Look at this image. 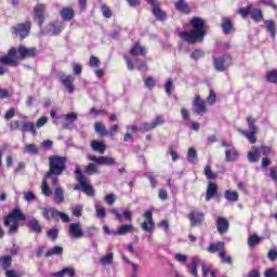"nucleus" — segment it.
Masks as SVG:
<instances>
[{"instance_id": "nucleus-1", "label": "nucleus", "mask_w": 277, "mask_h": 277, "mask_svg": "<svg viewBox=\"0 0 277 277\" xmlns=\"http://www.w3.org/2000/svg\"><path fill=\"white\" fill-rule=\"evenodd\" d=\"M193 30L180 32V38L184 40V42H189V44H194L196 42H202L205 40V36H207V23L205 19L200 17H193L189 21Z\"/></svg>"}, {"instance_id": "nucleus-2", "label": "nucleus", "mask_w": 277, "mask_h": 277, "mask_svg": "<svg viewBox=\"0 0 277 277\" xmlns=\"http://www.w3.org/2000/svg\"><path fill=\"white\" fill-rule=\"evenodd\" d=\"M26 220L27 216L23 214L21 208H14L12 212L4 217V226L8 228L9 235H16V233H18V227L21 226V223L18 222H25Z\"/></svg>"}, {"instance_id": "nucleus-3", "label": "nucleus", "mask_w": 277, "mask_h": 277, "mask_svg": "<svg viewBox=\"0 0 277 277\" xmlns=\"http://www.w3.org/2000/svg\"><path fill=\"white\" fill-rule=\"evenodd\" d=\"M50 169L45 173V179H49L51 174H54L55 176H60L64 173V170H66V157L62 156H50Z\"/></svg>"}, {"instance_id": "nucleus-4", "label": "nucleus", "mask_w": 277, "mask_h": 277, "mask_svg": "<svg viewBox=\"0 0 277 277\" xmlns=\"http://www.w3.org/2000/svg\"><path fill=\"white\" fill-rule=\"evenodd\" d=\"M247 123L249 132L238 128L237 131L250 142V144H256V134L259 133V128L256 127V119L248 116Z\"/></svg>"}, {"instance_id": "nucleus-5", "label": "nucleus", "mask_w": 277, "mask_h": 277, "mask_svg": "<svg viewBox=\"0 0 277 277\" xmlns=\"http://www.w3.org/2000/svg\"><path fill=\"white\" fill-rule=\"evenodd\" d=\"M75 177L78 181L81 190L87 194V196H94V188L88 183V179L81 172V167L77 166L75 170Z\"/></svg>"}, {"instance_id": "nucleus-6", "label": "nucleus", "mask_w": 277, "mask_h": 277, "mask_svg": "<svg viewBox=\"0 0 277 277\" xmlns=\"http://www.w3.org/2000/svg\"><path fill=\"white\" fill-rule=\"evenodd\" d=\"M0 64H3V66H18V52L16 48H11L8 55L1 56Z\"/></svg>"}, {"instance_id": "nucleus-7", "label": "nucleus", "mask_w": 277, "mask_h": 277, "mask_svg": "<svg viewBox=\"0 0 277 277\" xmlns=\"http://www.w3.org/2000/svg\"><path fill=\"white\" fill-rule=\"evenodd\" d=\"M64 27L63 22H52L41 30V34H43V36H58V34L64 31Z\"/></svg>"}, {"instance_id": "nucleus-8", "label": "nucleus", "mask_w": 277, "mask_h": 277, "mask_svg": "<svg viewBox=\"0 0 277 277\" xmlns=\"http://www.w3.org/2000/svg\"><path fill=\"white\" fill-rule=\"evenodd\" d=\"M148 5L151 6V12L156 18V21H166L168 18V14L163 11L159 4V0H145Z\"/></svg>"}, {"instance_id": "nucleus-9", "label": "nucleus", "mask_w": 277, "mask_h": 277, "mask_svg": "<svg viewBox=\"0 0 277 277\" xmlns=\"http://www.w3.org/2000/svg\"><path fill=\"white\" fill-rule=\"evenodd\" d=\"M233 64V58L229 55H223L214 58V68L217 72H224L228 66Z\"/></svg>"}, {"instance_id": "nucleus-10", "label": "nucleus", "mask_w": 277, "mask_h": 277, "mask_svg": "<svg viewBox=\"0 0 277 277\" xmlns=\"http://www.w3.org/2000/svg\"><path fill=\"white\" fill-rule=\"evenodd\" d=\"M47 18V5L45 4H37L34 8V21H36L42 29V25H44V19Z\"/></svg>"}, {"instance_id": "nucleus-11", "label": "nucleus", "mask_w": 277, "mask_h": 277, "mask_svg": "<svg viewBox=\"0 0 277 277\" xmlns=\"http://www.w3.org/2000/svg\"><path fill=\"white\" fill-rule=\"evenodd\" d=\"M87 159L93 161V163H96L97 166H116V159L107 156L96 157L94 155H88Z\"/></svg>"}, {"instance_id": "nucleus-12", "label": "nucleus", "mask_w": 277, "mask_h": 277, "mask_svg": "<svg viewBox=\"0 0 277 277\" xmlns=\"http://www.w3.org/2000/svg\"><path fill=\"white\" fill-rule=\"evenodd\" d=\"M31 29V23L26 22L25 24H17L13 26V31L15 36H18L21 40L29 36V30Z\"/></svg>"}, {"instance_id": "nucleus-13", "label": "nucleus", "mask_w": 277, "mask_h": 277, "mask_svg": "<svg viewBox=\"0 0 277 277\" xmlns=\"http://www.w3.org/2000/svg\"><path fill=\"white\" fill-rule=\"evenodd\" d=\"M145 221L141 224V228L145 233H153L155 229V221H153V211L147 210L144 213Z\"/></svg>"}, {"instance_id": "nucleus-14", "label": "nucleus", "mask_w": 277, "mask_h": 277, "mask_svg": "<svg viewBox=\"0 0 277 277\" xmlns=\"http://www.w3.org/2000/svg\"><path fill=\"white\" fill-rule=\"evenodd\" d=\"M188 220L193 228L196 226H202V222H205V213L200 211H192L188 214Z\"/></svg>"}, {"instance_id": "nucleus-15", "label": "nucleus", "mask_w": 277, "mask_h": 277, "mask_svg": "<svg viewBox=\"0 0 277 277\" xmlns=\"http://www.w3.org/2000/svg\"><path fill=\"white\" fill-rule=\"evenodd\" d=\"M58 79L69 94H72V92H75V87L72 85L75 77L72 75L67 76L65 74H60Z\"/></svg>"}, {"instance_id": "nucleus-16", "label": "nucleus", "mask_w": 277, "mask_h": 277, "mask_svg": "<svg viewBox=\"0 0 277 277\" xmlns=\"http://www.w3.org/2000/svg\"><path fill=\"white\" fill-rule=\"evenodd\" d=\"M17 52L21 60H27V57H36V55H38V49L27 48L25 45H19Z\"/></svg>"}, {"instance_id": "nucleus-17", "label": "nucleus", "mask_w": 277, "mask_h": 277, "mask_svg": "<svg viewBox=\"0 0 277 277\" xmlns=\"http://www.w3.org/2000/svg\"><path fill=\"white\" fill-rule=\"evenodd\" d=\"M26 226L31 233H36V235H41L42 233V224L34 216L28 219Z\"/></svg>"}, {"instance_id": "nucleus-18", "label": "nucleus", "mask_w": 277, "mask_h": 277, "mask_svg": "<svg viewBox=\"0 0 277 277\" xmlns=\"http://www.w3.org/2000/svg\"><path fill=\"white\" fill-rule=\"evenodd\" d=\"M230 227V224L228 223V219L219 216L216 219V230L219 235H226L228 233V228Z\"/></svg>"}, {"instance_id": "nucleus-19", "label": "nucleus", "mask_w": 277, "mask_h": 277, "mask_svg": "<svg viewBox=\"0 0 277 277\" xmlns=\"http://www.w3.org/2000/svg\"><path fill=\"white\" fill-rule=\"evenodd\" d=\"M68 233L74 239H81V237H83V228H81V223H71L69 225Z\"/></svg>"}, {"instance_id": "nucleus-20", "label": "nucleus", "mask_w": 277, "mask_h": 277, "mask_svg": "<svg viewBox=\"0 0 277 277\" xmlns=\"http://www.w3.org/2000/svg\"><path fill=\"white\" fill-rule=\"evenodd\" d=\"M193 105H194L195 111H196V114H198V116H202V114L207 113V106L205 104V101H201L200 95L195 96V101H194Z\"/></svg>"}, {"instance_id": "nucleus-21", "label": "nucleus", "mask_w": 277, "mask_h": 277, "mask_svg": "<svg viewBox=\"0 0 277 277\" xmlns=\"http://www.w3.org/2000/svg\"><path fill=\"white\" fill-rule=\"evenodd\" d=\"M214 196H217V184L209 182L206 192V202H209Z\"/></svg>"}, {"instance_id": "nucleus-22", "label": "nucleus", "mask_w": 277, "mask_h": 277, "mask_svg": "<svg viewBox=\"0 0 277 277\" xmlns=\"http://www.w3.org/2000/svg\"><path fill=\"white\" fill-rule=\"evenodd\" d=\"M198 265H200V259L198 256L193 258L192 262L186 264V267L192 276H198Z\"/></svg>"}, {"instance_id": "nucleus-23", "label": "nucleus", "mask_w": 277, "mask_h": 277, "mask_svg": "<svg viewBox=\"0 0 277 277\" xmlns=\"http://www.w3.org/2000/svg\"><path fill=\"white\" fill-rule=\"evenodd\" d=\"M174 8L177 12H181L182 14H190L192 9L189 8V4L185 2V0H179L174 2Z\"/></svg>"}, {"instance_id": "nucleus-24", "label": "nucleus", "mask_w": 277, "mask_h": 277, "mask_svg": "<svg viewBox=\"0 0 277 277\" xmlns=\"http://www.w3.org/2000/svg\"><path fill=\"white\" fill-rule=\"evenodd\" d=\"M12 267V255L0 256V272H8Z\"/></svg>"}, {"instance_id": "nucleus-25", "label": "nucleus", "mask_w": 277, "mask_h": 277, "mask_svg": "<svg viewBox=\"0 0 277 277\" xmlns=\"http://www.w3.org/2000/svg\"><path fill=\"white\" fill-rule=\"evenodd\" d=\"M259 159H261V148L253 146L248 153V160L251 161V163H256Z\"/></svg>"}, {"instance_id": "nucleus-26", "label": "nucleus", "mask_w": 277, "mask_h": 277, "mask_svg": "<svg viewBox=\"0 0 277 277\" xmlns=\"http://www.w3.org/2000/svg\"><path fill=\"white\" fill-rule=\"evenodd\" d=\"M221 27L225 35H228L232 31H235V27L233 26V21H230V18H228V17H222Z\"/></svg>"}, {"instance_id": "nucleus-27", "label": "nucleus", "mask_w": 277, "mask_h": 277, "mask_svg": "<svg viewBox=\"0 0 277 277\" xmlns=\"http://www.w3.org/2000/svg\"><path fill=\"white\" fill-rule=\"evenodd\" d=\"M41 211H42V216L48 221L54 220V217H57V209L55 208H51V207L42 208Z\"/></svg>"}, {"instance_id": "nucleus-28", "label": "nucleus", "mask_w": 277, "mask_h": 277, "mask_svg": "<svg viewBox=\"0 0 277 277\" xmlns=\"http://www.w3.org/2000/svg\"><path fill=\"white\" fill-rule=\"evenodd\" d=\"M22 133H31V135H37L36 124L34 122H23L21 127Z\"/></svg>"}, {"instance_id": "nucleus-29", "label": "nucleus", "mask_w": 277, "mask_h": 277, "mask_svg": "<svg viewBox=\"0 0 277 277\" xmlns=\"http://www.w3.org/2000/svg\"><path fill=\"white\" fill-rule=\"evenodd\" d=\"M64 254V248L61 246H54L50 250L47 251L44 254L45 259H49L51 256H62Z\"/></svg>"}, {"instance_id": "nucleus-30", "label": "nucleus", "mask_w": 277, "mask_h": 277, "mask_svg": "<svg viewBox=\"0 0 277 277\" xmlns=\"http://www.w3.org/2000/svg\"><path fill=\"white\" fill-rule=\"evenodd\" d=\"M264 25L266 30L271 32L272 39L276 40V22H274V19H265Z\"/></svg>"}, {"instance_id": "nucleus-31", "label": "nucleus", "mask_w": 277, "mask_h": 277, "mask_svg": "<svg viewBox=\"0 0 277 277\" xmlns=\"http://www.w3.org/2000/svg\"><path fill=\"white\" fill-rule=\"evenodd\" d=\"M61 16L64 21H72V18H75V10L70 6L63 8Z\"/></svg>"}, {"instance_id": "nucleus-32", "label": "nucleus", "mask_w": 277, "mask_h": 277, "mask_svg": "<svg viewBox=\"0 0 277 277\" xmlns=\"http://www.w3.org/2000/svg\"><path fill=\"white\" fill-rule=\"evenodd\" d=\"M225 243L224 241H219L216 243H211L208 247V252H210V254H215V252H222L225 251L226 249L224 248Z\"/></svg>"}, {"instance_id": "nucleus-33", "label": "nucleus", "mask_w": 277, "mask_h": 277, "mask_svg": "<svg viewBox=\"0 0 277 277\" xmlns=\"http://www.w3.org/2000/svg\"><path fill=\"white\" fill-rule=\"evenodd\" d=\"M91 148L95 150V153H100V155H105V150H107V146L98 141H92Z\"/></svg>"}, {"instance_id": "nucleus-34", "label": "nucleus", "mask_w": 277, "mask_h": 277, "mask_svg": "<svg viewBox=\"0 0 277 277\" xmlns=\"http://www.w3.org/2000/svg\"><path fill=\"white\" fill-rule=\"evenodd\" d=\"M130 55L134 57H137V55H146V48L136 43L130 49Z\"/></svg>"}, {"instance_id": "nucleus-35", "label": "nucleus", "mask_w": 277, "mask_h": 277, "mask_svg": "<svg viewBox=\"0 0 277 277\" xmlns=\"http://www.w3.org/2000/svg\"><path fill=\"white\" fill-rule=\"evenodd\" d=\"M94 131L95 133H98L101 137L107 136V127L101 121L94 123Z\"/></svg>"}, {"instance_id": "nucleus-36", "label": "nucleus", "mask_w": 277, "mask_h": 277, "mask_svg": "<svg viewBox=\"0 0 277 277\" xmlns=\"http://www.w3.org/2000/svg\"><path fill=\"white\" fill-rule=\"evenodd\" d=\"M54 202L56 205H62V202H64V189L60 186H56L54 189Z\"/></svg>"}, {"instance_id": "nucleus-37", "label": "nucleus", "mask_w": 277, "mask_h": 277, "mask_svg": "<svg viewBox=\"0 0 277 277\" xmlns=\"http://www.w3.org/2000/svg\"><path fill=\"white\" fill-rule=\"evenodd\" d=\"M77 118H78L77 113H71V114L65 115V120H66V122H69V123H65L63 126V129H71V124H72V122H77Z\"/></svg>"}, {"instance_id": "nucleus-38", "label": "nucleus", "mask_w": 277, "mask_h": 277, "mask_svg": "<svg viewBox=\"0 0 277 277\" xmlns=\"http://www.w3.org/2000/svg\"><path fill=\"white\" fill-rule=\"evenodd\" d=\"M224 198L228 202H237L239 200V194L236 190H225Z\"/></svg>"}, {"instance_id": "nucleus-39", "label": "nucleus", "mask_w": 277, "mask_h": 277, "mask_svg": "<svg viewBox=\"0 0 277 277\" xmlns=\"http://www.w3.org/2000/svg\"><path fill=\"white\" fill-rule=\"evenodd\" d=\"M100 263L107 267V265L114 264V254L111 252L107 253L106 255L100 258Z\"/></svg>"}, {"instance_id": "nucleus-40", "label": "nucleus", "mask_w": 277, "mask_h": 277, "mask_svg": "<svg viewBox=\"0 0 277 277\" xmlns=\"http://www.w3.org/2000/svg\"><path fill=\"white\" fill-rule=\"evenodd\" d=\"M187 161L189 163H197L198 162V153L194 149V147H190L188 149Z\"/></svg>"}, {"instance_id": "nucleus-41", "label": "nucleus", "mask_w": 277, "mask_h": 277, "mask_svg": "<svg viewBox=\"0 0 277 277\" xmlns=\"http://www.w3.org/2000/svg\"><path fill=\"white\" fill-rule=\"evenodd\" d=\"M251 18L255 23H261V21H263V11H261V9H254L251 12Z\"/></svg>"}, {"instance_id": "nucleus-42", "label": "nucleus", "mask_w": 277, "mask_h": 277, "mask_svg": "<svg viewBox=\"0 0 277 277\" xmlns=\"http://www.w3.org/2000/svg\"><path fill=\"white\" fill-rule=\"evenodd\" d=\"M98 233V228L94 226H89L85 228L83 233V237H87V239H92L96 234Z\"/></svg>"}, {"instance_id": "nucleus-43", "label": "nucleus", "mask_w": 277, "mask_h": 277, "mask_svg": "<svg viewBox=\"0 0 277 277\" xmlns=\"http://www.w3.org/2000/svg\"><path fill=\"white\" fill-rule=\"evenodd\" d=\"M41 192L43 196H47L49 198L50 196H53V190L47 186V175L44 176L42 183H41Z\"/></svg>"}, {"instance_id": "nucleus-44", "label": "nucleus", "mask_w": 277, "mask_h": 277, "mask_svg": "<svg viewBox=\"0 0 277 277\" xmlns=\"http://www.w3.org/2000/svg\"><path fill=\"white\" fill-rule=\"evenodd\" d=\"M237 157H239V155L237 154V150H235V149H226L225 150L226 161H236Z\"/></svg>"}, {"instance_id": "nucleus-45", "label": "nucleus", "mask_w": 277, "mask_h": 277, "mask_svg": "<svg viewBox=\"0 0 277 277\" xmlns=\"http://www.w3.org/2000/svg\"><path fill=\"white\" fill-rule=\"evenodd\" d=\"M85 174L90 176H94V174H98V168L94 163H89L84 169Z\"/></svg>"}, {"instance_id": "nucleus-46", "label": "nucleus", "mask_w": 277, "mask_h": 277, "mask_svg": "<svg viewBox=\"0 0 277 277\" xmlns=\"http://www.w3.org/2000/svg\"><path fill=\"white\" fill-rule=\"evenodd\" d=\"M261 243V237L258 235H251L248 237V246L250 248H254V246H259Z\"/></svg>"}, {"instance_id": "nucleus-47", "label": "nucleus", "mask_w": 277, "mask_h": 277, "mask_svg": "<svg viewBox=\"0 0 277 277\" xmlns=\"http://www.w3.org/2000/svg\"><path fill=\"white\" fill-rule=\"evenodd\" d=\"M219 256L222 260V263L233 265V258L230 255H226V249L224 251L219 252Z\"/></svg>"}, {"instance_id": "nucleus-48", "label": "nucleus", "mask_w": 277, "mask_h": 277, "mask_svg": "<svg viewBox=\"0 0 277 277\" xmlns=\"http://www.w3.org/2000/svg\"><path fill=\"white\" fill-rule=\"evenodd\" d=\"M133 230V225H121L117 232L116 235H128V233H131Z\"/></svg>"}, {"instance_id": "nucleus-49", "label": "nucleus", "mask_w": 277, "mask_h": 277, "mask_svg": "<svg viewBox=\"0 0 277 277\" xmlns=\"http://www.w3.org/2000/svg\"><path fill=\"white\" fill-rule=\"evenodd\" d=\"M203 173L205 176H207V179L210 181H214V179H217V174L211 170V166H206Z\"/></svg>"}, {"instance_id": "nucleus-50", "label": "nucleus", "mask_w": 277, "mask_h": 277, "mask_svg": "<svg viewBox=\"0 0 277 277\" xmlns=\"http://www.w3.org/2000/svg\"><path fill=\"white\" fill-rule=\"evenodd\" d=\"M134 62L136 64L137 70H140L141 72H146V70H148V65H146V61L136 58Z\"/></svg>"}, {"instance_id": "nucleus-51", "label": "nucleus", "mask_w": 277, "mask_h": 277, "mask_svg": "<svg viewBox=\"0 0 277 277\" xmlns=\"http://www.w3.org/2000/svg\"><path fill=\"white\" fill-rule=\"evenodd\" d=\"M25 150L26 153H29V155H38V153H40V150L38 149V145L36 144H27L25 146Z\"/></svg>"}, {"instance_id": "nucleus-52", "label": "nucleus", "mask_w": 277, "mask_h": 277, "mask_svg": "<svg viewBox=\"0 0 277 277\" xmlns=\"http://www.w3.org/2000/svg\"><path fill=\"white\" fill-rule=\"evenodd\" d=\"M266 79L269 81V83H277V69L267 71Z\"/></svg>"}, {"instance_id": "nucleus-53", "label": "nucleus", "mask_w": 277, "mask_h": 277, "mask_svg": "<svg viewBox=\"0 0 277 277\" xmlns=\"http://www.w3.org/2000/svg\"><path fill=\"white\" fill-rule=\"evenodd\" d=\"M202 57H205V51H202L200 49L194 50L190 54V58L195 60V61H198Z\"/></svg>"}, {"instance_id": "nucleus-54", "label": "nucleus", "mask_w": 277, "mask_h": 277, "mask_svg": "<svg viewBox=\"0 0 277 277\" xmlns=\"http://www.w3.org/2000/svg\"><path fill=\"white\" fill-rule=\"evenodd\" d=\"M90 116H107V110L105 109H96L95 107L90 108Z\"/></svg>"}, {"instance_id": "nucleus-55", "label": "nucleus", "mask_w": 277, "mask_h": 277, "mask_svg": "<svg viewBox=\"0 0 277 277\" xmlns=\"http://www.w3.org/2000/svg\"><path fill=\"white\" fill-rule=\"evenodd\" d=\"M166 122V119L163 118V116L158 115L156 116V118L151 121V124L154 127V129H157V127H159V124H163Z\"/></svg>"}, {"instance_id": "nucleus-56", "label": "nucleus", "mask_w": 277, "mask_h": 277, "mask_svg": "<svg viewBox=\"0 0 277 277\" xmlns=\"http://www.w3.org/2000/svg\"><path fill=\"white\" fill-rule=\"evenodd\" d=\"M95 211L100 220H103V217H105L106 215L105 208H101V205H98V202L95 203Z\"/></svg>"}, {"instance_id": "nucleus-57", "label": "nucleus", "mask_w": 277, "mask_h": 277, "mask_svg": "<svg viewBox=\"0 0 277 277\" xmlns=\"http://www.w3.org/2000/svg\"><path fill=\"white\" fill-rule=\"evenodd\" d=\"M153 129H155L153 121L141 123V131L144 133H148V131H153Z\"/></svg>"}, {"instance_id": "nucleus-58", "label": "nucleus", "mask_w": 277, "mask_h": 277, "mask_svg": "<svg viewBox=\"0 0 277 277\" xmlns=\"http://www.w3.org/2000/svg\"><path fill=\"white\" fill-rule=\"evenodd\" d=\"M60 274H63V276H69L75 277V268L72 267H65L62 271H60Z\"/></svg>"}, {"instance_id": "nucleus-59", "label": "nucleus", "mask_w": 277, "mask_h": 277, "mask_svg": "<svg viewBox=\"0 0 277 277\" xmlns=\"http://www.w3.org/2000/svg\"><path fill=\"white\" fill-rule=\"evenodd\" d=\"M58 235H60V230H57V228H51L48 230V237L52 241H55V239H57Z\"/></svg>"}, {"instance_id": "nucleus-60", "label": "nucleus", "mask_w": 277, "mask_h": 277, "mask_svg": "<svg viewBox=\"0 0 277 277\" xmlns=\"http://www.w3.org/2000/svg\"><path fill=\"white\" fill-rule=\"evenodd\" d=\"M250 12H252V6H250V5H248L247 8L238 9V14H240V16H242V18H246L248 16V14H250Z\"/></svg>"}, {"instance_id": "nucleus-61", "label": "nucleus", "mask_w": 277, "mask_h": 277, "mask_svg": "<svg viewBox=\"0 0 277 277\" xmlns=\"http://www.w3.org/2000/svg\"><path fill=\"white\" fill-rule=\"evenodd\" d=\"M144 176L149 180V183L153 188L157 187V180L155 179V175H153L151 172L144 173Z\"/></svg>"}, {"instance_id": "nucleus-62", "label": "nucleus", "mask_w": 277, "mask_h": 277, "mask_svg": "<svg viewBox=\"0 0 277 277\" xmlns=\"http://www.w3.org/2000/svg\"><path fill=\"white\" fill-rule=\"evenodd\" d=\"M102 14L105 18H111V10L107 4L102 5Z\"/></svg>"}, {"instance_id": "nucleus-63", "label": "nucleus", "mask_w": 277, "mask_h": 277, "mask_svg": "<svg viewBox=\"0 0 277 277\" xmlns=\"http://www.w3.org/2000/svg\"><path fill=\"white\" fill-rule=\"evenodd\" d=\"M104 201L109 206L114 205V202H116V195L114 194L106 195L104 198Z\"/></svg>"}, {"instance_id": "nucleus-64", "label": "nucleus", "mask_w": 277, "mask_h": 277, "mask_svg": "<svg viewBox=\"0 0 277 277\" xmlns=\"http://www.w3.org/2000/svg\"><path fill=\"white\" fill-rule=\"evenodd\" d=\"M264 277H277V271L275 268H267L264 273Z\"/></svg>"}]
</instances>
